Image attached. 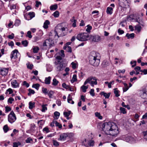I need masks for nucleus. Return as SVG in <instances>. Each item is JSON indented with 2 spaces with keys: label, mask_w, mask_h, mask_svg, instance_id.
I'll use <instances>...</instances> for the list:
<instances>
[{
  "label": "nucleus",
  "mask_w": 147,
  "mask_h": 147,
  "mask_svg": "<svg viewBox=\"0 0 147 147\" xmlns=\"http://www.w3.org/2000/svg\"><path fill=\"white\" fill-rule=\"evenodd\" d=\"M100 128L102 130L108 135L116 137L119 134L120 129L115 123L106 122L101 124Z\"/></svg>",
  "instance_id": "obj_1"
},
{
  "label": "nucleus",
  "mask_w": 147,
  "mask_h": 147,
  "mask_svg": "<svg viewBox=\"0 0 147 147\" xmlns=\"http://www.w3.org/2000/svg\"><path fill=\"white\" fill-rule=\"evenodd\" d=\"M100 55L95 51L92 52L89 56V62L92 65L97 66L100 62Z\"/></svg>",
  "instance_id": "obj_2"
},
{
  "label": "nucleus",
  "mask_w": 147,
  "mask_h": 147,
  "mask_svg": "<svg viewBox=\"0 0 147 147\" xmlns=\"http://www.w3.org/2000/svg\"><path fill=\"white\" fill-rule=\"evenodd\" d=\"M66 28L64 27L62 24H59L56 27L55 30L54 31L55 36H57L58 38L60 36H62L65 35L64 32L65 31Z\"/></svg>",
  "instance_id": "obj_3"
},
{
  "label": "nucleus",
  "mask_w": 147,
  "mask_h": 147,
  "mask_svg": "<svg viewBox=\"0 0 147 147\" xmlns=\"http://www.w3.org/2000/svg\"><path fill=\"white\" fill-rule=\"evenodd\" d=\"M87 83H89L91 86L94 87V85L97 84V79L95 77H90L85 81L84 84L86 85Z\"/></svg>",
  "instance_id": "obj_4"
},
{
  "label": "nucleus",
  "mask_w": 147,
  "mask_h": 147,
  "mask_svg": "<svg viewBox=\"0 0 147 147\" xmlns=\"http://www.w3.org/2000/svg\"><path fill=\"white\" fill-rule=\"evenodd\" d=\"M89 37L88 34L86 33H81L78 34L77 36V38L81 41H85L88 40Z\"/></svg>",
  "instance_id": "obj_5"
},
{
  "label": "nucleus",
  "mask_w": 147,
  "mask_h": 147,
  "mask_svg": "<svg viewBox=\"0 0 147 147\" xmlns=\"http://www.w3.org/2000/svg\"><path fill=\"white\" fill-rule=\"evenodd\" d=\"M8 121L12 123L14 122L16 119V117L14 112L12 111H11L8 116Z\"/></svg>",
  "instance_id": "obj_6"
},
{
  "label": "nucleus",
  "mask_w": 147,
  "mask_h": 147,
  "mask_svg": "<svg viewBox=\"0 0 147 147\" xmlns=\"http://www.w3.org/2000/svg\"><path fill=\"white\" fill-rule=\"evenodd\" d=\"M19 57H20V54L17 49H15L11 52L10 55V58L11 59H15Z\"/></svg>",
  "instance_id": "obj_7"
},
{
  "label": "nucleus",
  "mask_w": 147,
  "mask_h": 147,
  "mask_svg": "<svg viewBox=\"0 0 147 147\" xmlns=\"http://www.w3.org/2000/svg\"><path fill=\"white\" fill-rule=\"evenodd\" d=\"M140 92V96L143 99H147V86L143 88Z\"/></svg>",
  "instance_id": "obj_8"
},
{
  "label": "nucleus",
  "mask_w": 147,
  "mask_h": 147,
  "mask_svg": "<svg viewBox=\"0 0 147 147\" xmlns=\"http://www.w3.org/2000/svg\"><path fill=\"white\" fill-rule=\"evenodd\" d=\"M94 141L92 140H88L86 139H85L83 142V144L85 146L89 145L90 146H93L94 145Z\"/></svg>",
  "instance_id": "obj_9"
},
{
  "label": "nucleus",
  "mask_w": 147,
  "mask_h": 147,
  "mask_svg": "<svg viewBox=\"0 0 147 147\" xmlns=\"http://www.w3.org/2000/svg\"><path fill=\"white\" fill-rule=\"evenodd\" d=\"M55 64L56 66L57 70L58 71H61L63 70V65L61 62L59 61H55Z\"/></svg>",
  "instance_id": "obj_10"
},
{
  "label": "nucleus",
  "mask_w": 147,
  "mask_h": 147,
  "mask_svg": "<svg viewBox=\"0 0 147 147\" xmlns=\"http://www.w3.org/2000/svg\"><path fill=\"white\" fill-rule=\"evenodd\" d=\"M54 44V41L50 39H46L43 43V46H53Z\"/></svg>",
  "instance_id": "obj_11"
},
{
  "label": "nucleus",
  "mask_w": 147,
  "mask_h": 147,
  "mask_svg": "<svg viewBox=\"0 0 147 147\" xmlns=\"http://www.w3.org/2000/svg\"><path fill=\"white\" fill-rule=\"evenodd\" d=\"M129 0H119V4L120 6L125 7L128 5Z\"/></svg>",
  "instance_id": "obj_12"
},
{
  "label": "nucleus",
  "mask_w": 147,
  "mask_h": 147,
  "mask_svg": "<svg viewBox=\"0 0 147 147\" xmlns=\"http://www.w3.org/2000/svg\"><path fill=\"white\" fill-rule=\"evenodd\" d=\"M8 71V68H1L0 69V74L3 76H5L7 74Z\"/></svg>",
  "instance_id": "obj_13"
},
{
  "label": "nucleus",
  "mask_w": 147,
  "mask_h": 147,
  "mask_svg": "<svg viewBox=\"0 0 147 147\" xmlns=\"http://www.w3.org/2000/svg\"><path fill=\"white\" fill-rule=\"evenodd\" d=\"M122 138L125 141L127 142H133L134 140L133 138L129 136H123Z\"/></svg>",
  "instance_id": "obj_14"
},
{
  "label": "nucleus",
  "mask_w": 147,
  "mask_h": 147,
  "mask_svg": "<svg viewBox=\"0 0 147 147\" xmlns=\"http://www.w3.org/2000/svg\"><path fill=\"white\" fill-rule=\"evenodd\" d=\"M68 133H63L60 135V138L58 140L61 141H64L68 136Z\"/></svg>",
  "instance_id": "obj_15"
},
{
  "label": "nucleus",
  "mask_w": 147,
  "mask_h": 147,
  "mask_svg": "<svg viewBox=\"0 0 147 147\" xmlns=\"http://www.w3.org/2000/svg\"><path fill=\"white\" fill-rule=\"evenodd\" d=\"M11 84L12 86L14 88H16L19 87L18 83L16 80H13L11 81Z\"/></svg>",
  "instance_id": "obj_16"
},
{
  "label": "nucleus",
  "mask_w": 147,
  "mask_h": 147,
  "mask_svg": "<svg viewBox=\"0 0 147 147\" xmlns=\"http://www.w3.org/2000/svg\"><path fill=\"white\" fill-rule=\"evenodd\" d=\"M136 22H138L140 24L144 26V23L142 18H136Z\"/></svg>",
  "instance_id": "obj_17"
},
{
  "label": "nucleus",
  "mask_w": 147,
  "mask_h": 147,
  "mask_svg": "<svg viewBox=\"0 0 147 147\" xmlns=\"http://www.w3.org/2000/svg\"><path fill=\"white\" fill-rule=\"evenodd\" d=\"M92 37V40L95 42H98L101 39L100 36L98 35L93 36Z\"/></svg>",
  "instance_id": "obj_18"
},
{
  "label": "nucleus",
  "mask_w": 147,
  "mask_h": 147,
  "mask_svg": "<svg viewBox=\"0 0 147 147\" xmlns=\"http://www.w3.org/2000/svg\"><path fill=\"white\" fill-rule=\"evenodd\" d=\"M100 94L101 95H103L106 98H108L110 96L111 93L109 92L107 93L104 92H102L100 93Z\"/></svg>",
  "instance_id": "obj_19"
},
{
  "label": "nucleus",
  "mask_w": 147,
  "mask_h": 147,
  "mask_svg": "<svg viewBox=\"0 0 147 147\" xmlns=\"http://www.w3.org/2000/svg\"><path fill=\"white\" fill-rule=\"evenodd\" d=\"M86 85H84H84H82L81 87V89L82 90V91L84 92H85L86 91V90L88 88V85L85 86Z\"/></svg>",
  "instance_id": "obj_20"
},
{
  "label": "nucleus",
  "mask_w": 147,
  "mask_h": 147,
  "mask_svg": "<svg viewBox=\"0 0 147 147\" xmlns=\"http://www.w3.org/2000/svg\"><path fill=\"white\" fill-rule=\"evenodd\" d=\"M113 9L111 7H108L107 9L106 12L107 14H111L113 13Z\"/></svg>",
  "instance_id": "obj_21"
},
{
  "label": "nucleus",
  "mask_w": 147,
  "mask_h": 147,
  "mask_svg": "<svg viewBox=\"0 0 147 147\" xmlns=\"http://www.w3.org/2000/svg\"><path fill=\"white\" fill-rule=\"evenodd\" d=\"M50 22L48 20L45 21L44 23L43 27L44 28L47 29L48 28V25L50 24Z\"/></svg>",
  "instance_id": "obj_22"
},
{
  "label": "nucleus",
  "mask_w": 147,
  "mask_h": 147,
  "mask_svg": "<svg viewBox=\"0 0 147 147\" xmlns=\"http://www.w3.org/2000/svg\"><path fill=\"white\" fill-rule=\"evenodd\" d=\"M134 69L136 71L135 74L136 75H138L139 74V71H141V67L138 66H136L135 67Z\"/></svg>",
  "instance_id": "obj_23"
},
{
  "label": "nucleus",
  "mask_w": 147,
  "mask_h": 147,
  "mask_svg": "<svg viewBox=\"0 0 147 147\" xmlns=\"http://www.w3.org/2000/svg\"><path fill=\"white\" fill-rule=\"evenodd\" d=\"M36 128L35 125L34 123H32L30 124V130L33 132L35 130Z\"/></svg>",
  "instance_id": "obj_24"
},
{
  "label": "nucleus",
  "mask_w": 147,
  "mask_h": 147,
  "mask_svg": "<svg viewBox=\"0 0 147 147\" xmlns=\"http://www.w3.org/2000/svg\"><path fill=\"white\" fill-rule=\"evenodd\" d=\"M70 21L71 22H73L72 26L73 27H76V20L75 19V17L73 16L72 19L70 20Z\"/></svg>",
  "instance_id": "obj_25"
},
{
  "label": "nucleus",
  "mask_w": 147,
  "mask_h": 147,
  "mask_svg": "<svg viewBox=\"0 0 147 147\" xmlns=\"http://www.w3.org/2000/svg\"><path fill=\"white\" fill-rule=\"evenodd\" d=\"M126 36L127 37L128 39L131 38L132 39L134 38V34L132 33L130 34L129 33H127L126 34Z\"/></svg>",
  "instance_id": "obj_26"
},
{
  "label": "nucleus",
  "mask_w": 147,
  "mask_h": 147,
  "mask_svg": "<svg viewBox=\"0 0 147 147\" xmlns=\"http://www.w3.org/2000/svg\"><path fill=\"white\" fill-rule=\"evenodd\" d=\"M51 77L49 76L47 78H46L45 80V83L46 84H50Z\"/></svg>",
  "instance_id": "obj_27"
},
{
  "label": "nucleus",
  "mask_w": 147,
  "mask_h": 147,
  "mask_svg": "<svg viewBox=\"0 0 147 147\" xmlns=\"http://www.w3.org/2000/svg\"><path fill=\"white\" fill-rule=\"evenodd\" d=\"M135 30H137L138 32H140L142 28L141 27L140 25H138L135 26Z\"/></svg>",
  "instance_id": "obj_28"
},
{
  "label": "nucleus",
  "mask_w": 147,
  "mask_h": 147,
  "mask_svg": "<svg viewBox=\"0 0 147 147\" xmlns=\"http://www.w3.org/2000/svg\"><path fill=\"white\" fill-rule=\"evenodd\" d=\"M67 102L68 103H71L72 104L74 103V102L72 100V99L71 98L70 94H69L68 96Z\"/></svg>",
  "instance_id": "obj_29"
},
{
  "label": "nucleus",
  "mask_w": 147,
  "mask_h": 147,
  "mask_svg": "<svg viewBox=\"0 0 147 147\" xmlns=\"http://www.w3.org/2000/svg\"><path fill=\"white\" fill-rule=\"evenodd\" d=\"M47 105H42V109L41 110V111L43 112H45L46 110H47Z\"/></svg>",
  "instance_id": "obj_30"
},
{
  "label": "nucleus",
  "mask_w": 147,
  "mask_h": 147,
  "mask_svg": "<svg viewBox=\"0 0 147 147\" xmlns=\"http://www.w3.org/2000/svg\"><path fill=\"white\" fill-rule=\"evenodd\" d=\"M123 85L124 87L123 88V90L124 92H125L128 89L129 87H128L127 84L126 83H124Z\"/></svg>",
  "instance_id": "obj_31"
},
{
  "label": "nucleus",
  "mask_w": 147,
  "mask_h": 147,
  "mask_svg": "<svg viewBox=\"0 0 147 147\" xmlns=\"http://www.w3.org/2000/svg\"><path fill=\"white\" fill-rule=\"evenodd\" d=\"M95 115L96 117L100 119H102V117L100 115V113L98 112H96L95 113Z\"/></svg>",
  "instance_id": "obj_32"
},
{
  "label": "nucleus",
  "mask_w": 147,
  "mask_h": 147,
  "mask_svg": "<svg viewBox=\"0 0 147 147\" xmlns=\"http://www.w3.org/2000/svg\"><path fill=\"white\" fill-rule=\"evenodd\" d=\"M39 49V47H34L33 48V52L34 53H37Z\"/></svg>",
  "instance_id": "obj_33"
},
{
  "label": "nucleus",
  "mask_w": 147,
  "mask_h": 147,
  "mask_svg": "<svg viewBox=\"0 0 147 147\" xmlns=\"http://www.w3.org/2000/svg\"><path fill=\"white\" fill-rule=\"evenodd\" d=\"M35 102H29V108L30 109H32L33 107H35Z\"/></svg>",
  "instance_id": "obj_34"
},
{
  "label": "nucleus",
  "mask_w": 147,
  "mask_h": 147,
  "mask_svg": "<svg viewBox=\"0 0 147 147\" xmlns=\"http://www.w3.org/2000/svg\"><path fill=\"white\" fill-rule=\"evenodd\" d=\"M58 83V81L56 79L54 78L53 80L52 85L55 86H56L57 85Z\"/></svg>",
  "instance_id": "obj_35"
},
{
  "label": "nucleus",
  "mask_w": 147,
  "mask_h": 147,
  "mask_svg": "<svg viewBox=\"0 0 147 147\" xmlns=\"http://www.w3.org/2000/svg\"><path fill=\"white\" fill-rule=\"evenodd\" d=\"M117 88H115L114 89V93L115 94V96L116 97H118L120 96L119 94V91L117 90Z\"/></svg>",
  "instance_id": "obj_36"
},
{
  "label": "nucleus",
  "mask_w": 147,
  "mask_h": 147,
  "mask_svg": "<svg viewBox=\"0 0 147 147\" xmlns=\"http://www.w3.org/2000/svg\"><path fill=\"white\" fill-rule=\"evenodd\" d=\"M57 5L55 4L51 6L50 7V9L51 10H55L57 9Z\"/></svg>",
  "instance_id": "obj_37"
},
{
  "label": "nucleus",
  "mask_w": 147,
  "mask_h": 147,
  "mask_svg": "<svg viewBox=\"0 0 147 147\" xmlns=\"http://www.w3.org/2000/svg\"><path fill=\"white\" fill-rule=\"evenodd\" d=\"M60 113L57 111H55L54 113V115L55 117V118L57 119L59 117L60 115Z\"/></svg>",
  "instance_id": "obj_38"
},
{
  "label": "nucleus",
  "mask_w": 147,
  "mask_h": 147,
  "mask_svg": "<svg viewBox=\"0 0 147 147\" xmlns=\"http://www.w3.org/2000/svg\"><path fill=\"white\" fill-rule=\"evenodd\" d=\"M3 130L5 133H6L9 130V128L7 125H5L3 127Z\"/></svg>",
  "instance_id": "obj_39"
},
{
  "label": "nucleus",
  "mask_w": 147,
  "mask_h": 147,
  "mask_svg": "<svg viewBox=\"0 0 147 147\" xmlns=\"http://www.w3.org/2000/svg\"><path fill=\"white\" fill-rule=\"evenodd\" d=\"M71 111H69L68 112H65L63 113V115L65 117H69L71 114Z\"/></svg>",
  "instance_id": "obj_40"
},
{
  "label": "nucleus",
  "mask_w": 147,
  "mask_h": 147,
  "mask_svg": "<svg viewBox=\"0 0 147 147\" xmlns=\"http://www.w3.org/2000/svg\"><path fill=\"white\" fill-rule=\"evenodd\" d=\"M22 44L24 47H26L28 46V42L26 40H23L22 42Z\"/></svg>",
  "instance_id": "obj_41"
},
{
  "label": "nucleus",
  "mask_w": 147,
  "mask_h": 147,
  "mask_svg": "<svg viewBox=\"0 0 147 147\" xmlns=\"http://www.w3.org/2000/svg\"><path fill=\"white\" fill-rule=\"evenodd\" d=\"M77 80V76L76 74H74L73 76L72 79L71 80V82H74L75 81Z\"/></svg>",
  "instance_id": "obj_42"
},
{
  "label": "nucleus",
  "mask_w": 147,
  "mask_h": 147,
  "mask_svg": "<svg viewBox=\"0 0 147 147\" xmlns=\"http://www.w3.org/2000/svg\"><path fill=\"white\" fill-rule=\"evenodd\" d=\"M87 28H86V30L88 32H90V30L92 29V27L91 26L88 25L87 26Z\"/></svg>",
  "instance_id": "obj_43"
},
{
  "label": "nucleus",
  "mask_w": 147,
  "mask_h": 147,
  "mask_svg": "<svg viewBox=\"0 0 147 147\" xmlns=\"http://www.w3.org/2000/svg\"><path fill=\"white\" fill-rule=\"evenodd\" d=\"M143 134L144 139L147 141V130L146 131L143 132Z\"/></svg>",
  "instance_id": "obj_44"
},
{
  "label": "nucleus",
  "mask_w": 147,
  "mask_h": 147,
  "mask_svg": "<svg viewBox=\"0 0 147 147\" xmlns=\"http://www.w3.org/2000/svg\"><path fill=\"white\" fill-rule=\"evenodd\" d=\"M42 92L43 93L45 94H47L48 93L47 90L46 88L44 87L42 88Z\"/></svg>",
  "instance_id": "obj_45"
},
{
  "label": "nucleus",
  "mask_w": 147,
  "mask_h": 147,
  "mask_svg": "<svg viewBox=\"0 0 147 147\" xmlns=\"http://www.w3.org/2000/svg\"><path fill=\"white\" fill-rule=\"evenodd\" d=\"M40 86V85L38 84H33L32 85V87L36 88L37 90H38Z\"/></svg>",
  "instance_id": "obj_46"
},
{
  "label": "nucleus",
  "mask_w": 147,
  "mask_h": 147,
  "mask_svg": "<svg viewBox=\"0 0 147 147\" xmlns=\"http://www.w3.org/2000/svg\"><path fill=\"white\" fill-rule=\"evenodd\" d=\"M55 124L56 126L58 127L59 128H61L62 127V125L59 123L57 122L56 121H54Z\"/></svg>",
  "instance_id": "obj_47"
},
{
  "label": "nucleus",
  "mask_w": 147,
  "mask_h": 147,
  "mask_svg": "<svg viewBox=\"0 0 147 147\" xmlns=\"http://www.w3.org/2000/svg\"><path fill=\"white\" fill-rule=\"evenodd\" d=\"M53 16L55 18H57L59 16V13L58 11H56L53 13Z\"/></svg>",
  "instance_id": "obj_48"
},
{
  "label": "nucleus",
  "mask_w": 147,
  "mask_h": 147,
  "mask_svg": "<svg viewBox=\"0 0 147 147\" xmlns=\"http://www.w3.org/2000/svg\"><path fill=\"white\" fill-rule=\"evenodd\" d=\"M29 92L28 94V95L29 96L31 94H34L35 93V91L34 90L29 89Z\"/></svg>",
  "instance_id": "obj_49"
},
{
  "label": "nucleus",
  "mask_w": 147,
  "mask_h": 147,
  "mask_svg": "<svg viewBox=\"0 0 147 147\" xmlns=\"http://www.w3.org/2000/svg\"><path fill=\"white\" fill-rule=\"evenodd\" d=\"M120 110L121 111V113L124 114L126 113V112L125 111V109L124 108L121 107L120 108Z\"/></svg>",
  "instance_id": "obj_50"
},
{
  "label": "nucleus",
  "mask_w": 147,
  "mask_h": 147,
  "mask_svg": "<svg viewBox=\"0 0 147 147\" xmlns=\"http://www.w3.org/2000/svg\"><path fill=\"white\" fill-rule=\"evenodd\" d=\"M69 86L67 85L65 83H63L62 84V86L63 88H65L66 89H68L69 88Z\"/></svg>",
  "instance_id": "obj_51"
},
{
  "label": "nucleus",
  "mask_w": 147,
  "mask_h": 147,
  "mask_svg": "<svg viewBox=\"0 0 147 147\" xmlns=\"http://www.w3.org/2000/svg\"><path fill=\"white\" fill-rule=\"evenodd\" d=\"M28 15L30 16V19H31L35 16V14L34 12H30L28 13Z\"/></svg>",
  "instance_id": "obj_52"
},
{
  "label": "nucleus",
  "mask_w": 147,
  "mask_h": 147,
  "mask_svg": "<svg viewBox=\"0 0 147 147\" xmlns=\"http://www.w3.org/2000/svg\"><path fill=\"white\" fill-rule=\"evenodd\" d=\"M130 64L132 65V67H134L136 65V61H131L130 62Z\"/></svg>",
  "instance_id": "obj_53"
},
{
  "label": "nucleus",
  "mask_w": 147,
  "mask_h": 147,
  "mask_svg": "<svg viewBox=\"0 0 147 147\" xmlns=\"http://www.w3.org/2000/svg\"><path fill=\"white\" fill-rule=\"evenodd\" d=\"M20 23V21L19 20H16L15 23V25L16 26H18L19 25Z\"/></svg>",
  "instance_id": "obj_54"
},
{
  "label": "nucleus",
  "mask_w": 147,
  "mask_h": 147,
  "mask_svg": "<svg viewBox=\"0 0 147 147\" xmlns=\"http://www.w3.org/2000/svg\"><path fill=\"white\" fill-rule=\"evenodd\" d=\"M26 36L29 38H32V36L31 35V32L30 31H28L27 32Z\"/></svg>",
  "instance_id": "obj_55"
},
{
  "label": "nucleus",
  "mask_w": 147,
  "mask_h": 147,
  "mask_svg": "<svg viewBox=\"0 0 147 147\" xmlns=\"http://www.w3.org/2000/svg\"><path fill=\"white\" fill-rule=\"evenodd\" d=\"M14 100L13 98L12 97L9 98L8 100V102L10 104H12V103L13 101H14Z\"/></svg>",
  "instance_id": "obj_56"
},
{
  "label": "nucleus",
  "mask_w": 147,
  "mask_h": 147,
  "mask_svg": "<svg viewBox=\"0 0 147 147\" xmlns=\"http://www.w3.org/2000/svg\"><path fill=\"white\" fill-rule=\"evenodd\" d=\"M53 145L56 146H58L59 145V142L55 140H53Z\"/></svg>",
  "instance_id": "obj_57"
},
{
  "label": "nucleus",
  "mask_w": 147,
  "mask_h": 147,
  "mask_svg": "<svg viewBox=\"0 0 147 147\" xmlns=\"http://www.w3.org/2000/svg\"><path fill=\"white\" fill-rule=\"evenodd\" d=\"M27 67L28 68L30 69H32L33 67V65L32 64H30L29 63L27 64Z\"/></svg>",
  "instance_id": "obj_58"
},
{
  "label": "nucleus",
  "mask_w": 147,
  "mask_h": 147,
  "mask_svg": "<svg viewBox=\"0 0 147 147\" xmlns=\"http://www.w3.org/2000/svg\"><path fill=\"white\" fill-rule=\"evenodd\" d=\"M94 90L93 89H91L90 91V94L93 96H94Z\"/></svg>",
  "instance_id": "obj_59"
},
{
  "label": "nucleus",
  "mask_w": 147,
  "mask_h": 147,
  "mask_svg": "<svg viewBox=\"0 0 147 147\" xmlns=\"http://www.w3.org/2000/svg\"><path fill=\"white\" fill-rule=\"evenodd\" d=\"M32 140L29 137L26 140V143H30V142L31 141H32Z\"/></svg>",
  "instance_id": "obj_60"
},
{
  "label": "nucleus",
  "mask_w": 147,
  "mask_h": 147,
  "mask_svg": "<svg viewBox=\"0 0 147 147\" xmlns=\"http://www.w3.org/2000/svg\"><path fill=\"white\" fill-rule=\"evenodd\" d=\"M5 111L6 112H8L10 111L11 110V108L9 107L6 106L5 107Z\"/></svg>",
  "instance_id": "obj_61"
},
{
  "label": "nucleus",
  "mask_w": 147,
  "mask_h": 147,
  "mask_svg": "<svg viewBox=\"0 0 147 147\" xmlns=\"http://www.w3.org/2000/svg\"><path fill=\"white\" fill-rule=\"evenodd\" d=\"M47 94L50 97H51L53 94V92L51 90L49 92H48Z\"/></svg>",
  "instance_id": "obj_62"
},
{
  "label": "nucleus",
  "mask_w": 147,
  "mask_h": 147,
  "mask_svg": "<svg viewBox=\"0 0 147 147\" xmlns=\"http://www.w3.org/2000/svg\"><path fill=\"white\" fill-rule=\"evenodd\" d=\"M61 102L59 99L57 100L56 101V103L58 106H60L61 105Z\"/></svg>",
  "instance_id": "obj_63"
},
{
  "label": "nucleus",
  "mask_w": 147,
  "mask_h": 147,
  "mask_svg": "<svg viewBox=\"0 0 147 147\" xmlns=\"http://www.w3.org/2000/svg\"><path fill=\"white\" fill-rule=\"evenodd\" d=\"M71 64L72 65V67L73 68V69H75L76 68V64L74 62H72L71 63Z\"/></svg>",
  "instance_id": "obj_64"
}]
</instances>
